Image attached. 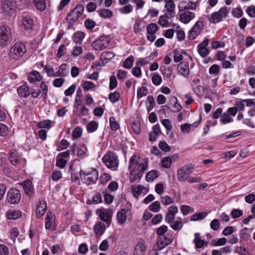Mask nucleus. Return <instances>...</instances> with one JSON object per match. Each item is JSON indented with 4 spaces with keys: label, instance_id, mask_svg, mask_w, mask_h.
<instances>
[{
    "label": "nucleus",
    "instance_id": "1",
    "mask_svg": "<svg viewBox=\"0 0 255 255\" xmlns=\"http://www.w3.org/2000/svg\"><path fill=\"white\" fill-rule=\"evenodd\" d=\"M140 157L136 155H133L129 159L128 167L132 168L130 171L129 180L131 183L136 180H140L144 171L148 168V159L144 158L143 162H138Z\"/></svg>",
    "mask_w": 255,
    "mask_h": 255
},
{
    "label": "nucleus",
    "instance_id": "2",
    "mask_svg": "<svg viewBox=\"0 0 255 255\" xmlns=\"http://www.w3.org/2000/svg\"><path fill=\"white\" fill-rule=\"evenodd\" d=\"M26 51V46L24 44L21 42L16 43L10 49L9 58L11 59L17 60L23 56Z\"/></svg>",
    "mask_w": 255,
    "mask_h": 255
},
{
    "label": "nucleus",
    "instance_id": "3",
    "mask_svg": "<svg viewBox=\"0 0 255 255\" xmlns=\"http://www.w3.org/2000/svg\"><path fill=\"white\" fill-rule=\"evenodd\" d=\"M80 176L82 180H84L86 184L88 185H90L96 183L98 179L99 173L98 171L95 169H93L91 172L81 170L80 172Z\"/></svg>",
    "mask_w": 255,
    "mask_h": 255
},
{
    "label": "nucleus",
    "instance_id": "4",
    "mask_svg": "<svg viewBox=\"0 0 255 255\" xmlns=\"http://www.w3.org/2000/svg\"><path fill=\"white\" fill-rule=\"evenodd\" d=\"M11 40V32L9 27L6 25L0 26V45L2 47L7 46Z\"/></svg>",
    "mask_w": 255,
    "mask_h": 255
},
{
    "label": "nucleus",
    "instance_id": "5",
    "mask_svg": "<svg viewBox=\"0 0 255 255\" xmlns=\"http://www.w3.org/2000/svg\"><path fill=\"white\" fill-rule=\"evenodd\" d=\"M102 160L103 162L109 168L115 170L118 165V156L114 152H110L106 154L103 157Z\"/></svg>",
    "mask_w": 255,
    "mask_h": 255
},
{
    "label": "nucleus",
    "instance_id": "6",
    "mask_svg": "<svg viewBox=\"0 0 255 255\" xmlns=\"http://www.w3.org/2000/svg\"><path fill=\"white\" fill-rule=\"evenodd\" d=\"M7 201L12 205L18 204L21 200V194L18 189L11 188L8 190L6 195Z\"/></svg>",
    "mask_w": 255,
    "mask_h": 255
},
{
    "label": "nucleus",
    "instance_id": "7",
    "mask_svg": "<svg viewBox=\"0 0 255 255\" xmlns=\"http://www.w3.org/2000/svg\"><path fill=\"white\" fill-rule=\"evenodd\" d=\"M193 167L190 164L185 165L177 170V178L179 181L182 182L187 180L186 175L192 173Z\"/></svg>",
    "mask_w": 255,
    "mask_h": 255
},
{
    "label": "nucleus",
    "instance_id": "8",
    "mask_svg": "<svg viewBox=\"0 0 255 255\" xmlns=\"http://www.w3.org/2000/svg\"><path fill=\"white\" fill-rule=\"evenodd\" d=\"M0 7L2 12L8 15L14 13L15 3L13 0H2L1 2Z\"/></svg>",
    "mask_w": 255,
    "mask_h": 255
},
{
    "label": "nucleus",
    "instance_id": "9",
    "mask_svg": "<svg viewBox=\"0 0 255 255\" xmlns=\"http://www.w3.org/2000/svg\"><path fill=\"white\" fill-rule=\"evenodd\" d=\"M110 42V39L106 36H102L92 43V47L95 50H101L107 48Z\"/></svg>",
    "mask_w": 255,
    "mask_h": 255
},
{
    "label": "nucleus",
    "instance_id": "10",
    "mask_svg": "<svg viewBox=\"0 0 255 255\" xmlns=\"http://www.w3.org/2000/svg\"><path fill=\"white\" fill-rule=\"evenodd\" d=\"M227 10L226 7H223L218 11L213 12L209 17V21L213 23H218L222 21V18L227 16Z\"/></svg>",
    "mask_w": 255,
    "mask_h": 255
},
{
    "label": "nucleus",
    "instance_id": "11",
    "mask_svg": "<svg viewBox=\"0 0 255 255\" xmlns=\"http://www.w3.org/2000/svg\"><path fill=\"white\" fill-rule=\"evenodd\" d=\"M203 27V23L201 21L196 22L193 28L189 31L188 38L190 40L195 39L199 35Z\"/></svg>",
    "mask_w": 255,
    "mask_h": 255
},
{
    "label": "nucleus",
    "instance_id": "12",
    "mask_svg": "<svg viewBox=\"0 0 255 255\" xmlns=\"http://www.w3.org/2000/svg\"><path fill=\"white\" fill-rule=\"evenodd\" d=\"M8 159L10 163L16 166L22 161H25V159L21 157V155L15 149H11L9 152Z\"/></svg>",
    "mask_w": 255,
    "mask_h": 255
},
{
    "label": "nucleus",
    "instance_id": "13",
    "mask_svg": "<svg viewBox=\"0 0 255 255\" xmlns=\"http://www.w3.org/2000/svg\"><path fill=\"white\" fill-rule=\"evenodd\" d=\"M146 29L147 33L146 36L147 39L150 42H153L156 38L154 34L158 30V26L155 23H151L147 25Z\"/></svg>",
    "mask_w": 255,
    "mask_h": 255
},
{
    "label": "nucleus",
    "instance_id": "14",
    "mask_svg": "<svg viewBox=\"0 0 255 255\" xmlns=\"http://www.w3.org/2000/svg\"><path fill=\"white\" fill-rule=\"evenodd\" d=\"M24 191L25 194L29 197H31L33 195L34 189L32 182L30 180L27 179L23 181L20 184Z\"/></svg>",
    "mask_w": 255,
    "mask_h": 255
},
{
    "label": "nucleus",
    "instance_id": "15",
    "mask_svg": "<svg viewBox=\"0 0 255 255\" xmlns=\"http://www.w3.org/2000/svg\"><path fill=\"white\" fill-rule=\"evenodd\" d=\"M96 213L99 215L101 220L106 223H110L112 214L110 211L105 209H98L96 211Z\"/></svg>",
    "mask_w": 255,
    "mask_h": 255
},
{
    "label": "nucleus",
    "instance_id": "16",
    "mask_svg": "<svg viewBox=\"0 0 255 255\" xmlns=\"http://www.w3.org/2000/svg\"><path fill=\"white\" fill-rule=\"evenodd\" d=\"M178 209L176 206H171L168 208V213L165 216V221L167 223H171L175 218V215L178 213Z\"/></svg>",
    "mask_w": 255,
    "mask_h": 255
},
{
    "label": "nucleus",
    "instance_id": "17",
    "mask_svg": "<svg viewBox=\"0 0 255 255\" xmlns=\"http://www.w3.org/2000/svg\"><path fill=\"white\" fill-rule=\"evenodd\" d=\"M177 72L185 78H188L190 75L189 64L185 62L180 63L178 65Z\"/></svg>",
    "mask_w": 255,
    "mask_h": 255
},
{
    "label": "nucleus",
    "instance_id": "18",
    "mask_svg": "<svg viewBox=\"0 0 255 255\" xmlns=\"http://www.w3.org/2000/svg\"><path fill=\"white\" fill-rule=\"evenodd\" d=\"M209 39L206 38L198 46V52L202 57H206L209 53V50L206 47L209 44Z\"/></svg>",
    "mask_w": 255,
    "mask_h": 255
},
{
    "label": "nucleus",
    "instance_id": "19",
    "mask_svg": "<svg viewBox=\"0 0 255 255\" xmlns=\"http://www.w3.org/2000/svg\"><path fill=\"white\" fill-rule=\"evenodd\" d=\"M47 210V204L44 201L40 200L37 205L36 215L37 218H41Z\"/></svg>",
    "mask_w": 255,
    "mask_h": 255
},
{
    "label": "nucleus",
    "instance_id": "20",
    "mask_svg": "<svg viewBox=\"0 0 255 255\" xmlns=\"http://www.w3.org/2000/svg\"><path fill=\"white\" fill-rule=\"evenodd\" d=\"M33 20L28 15L24 16L21 19V26L25 30H31L33 27Z\"/></svg>",
    "mask_w": 255,
    "mask_h": 255
},
{
    "label": "nucleus",
    "instance_id": "21",
    "mask_svg": "<svg viewBox=\"0 0 255 255\" xmlns=\"http://www.w3.org/2000/svg\"><path fill=\"white\" fill-rule=\"evenodd\" d=\"M172 240L166 236L159 237L157 240V246L159 249L161 250L169 245Z\"/></svg>",
    "mask_w": 255,
    "mask_h": 255
},
{
    "label": "nucleus",
    "instance_id": "22",
    "mask_svg": "<svg viewBox=\"0 0 255 255\" xmlns=\"http://www.w3.org/2000/svg\"><path fill=\"white\" fill-rule=\"evenodd\" d=\"M195 16V14L194 13L189 11H185L180 14V20L182 22L187 24L193 19Z\"/></svg>",
    "mask_w": 255,
    "mask_h": 255
},
{
    "label": "nucleus",
    "instance_id": "23",
    "mask_svg": "<svg viewBox=\"0 0 255 255\" xmlns=\"http://www.w3.org/2000/svg\"><path fill=\"white\" fill-rule=\"evenodd\" d=\"M6 215L8 219L15 220L21 217L22 212L19 210L10 209L6 212Z\"/></svg>",
    "mask_w": 255,
    "mask_h": 255
},
{
    "label": "nucleus",
    "instance_id": "24",
    "mask_svg": "<svg viewBox=\"0 0 255 255\" xmlns=\"http://www.w3.org/2000/svg\"><path fill=\"white\" fill-rule=\"evenodd\" d=\"M55 220V216L52 212L48 211L46 215L45 220V228L46 229H51Z\"/></svg>",
    "mask_w": 255,
    "mask_h": 255
},
{
    "label": "nucleus",
    "instance_id": "25",
    "mask_svg": "<svg viewBox=\"0 0 255 255\" xmlns=\"http://www.w3.org/2000/svg\"><path fill=\"white\" fill-rule=\"evenodd\" d=\"M17 92L19 96L21 98H26L30 94L28 86L24 84L18 87L17 89Z\"/></svg>",
    "mask_w": 255,
    "mask_h": 255
},
{
    "label": "nucleus",
    "instance_id": "26",
    "mask_svg": "<svg viewBox=\"0 0 255 255\" xmlns=\"http://www.w3.org/2000/svg\"><path fill=\"white\" fill-rule=\"evenodd\" d=\"M164 8L166 9V12L167 15H169L171 17H174L175 15V4L174 2H165Z\"/></svg>",
    "mask_w": 255,
    "mask_h": 255
},
{
    "label": "nucleus",
    "instance_id": "27",
    "mask_svg": "<svg viewBox=\"0 0 255 255\" xmlns=\"http://www.w3.org/2000/svg\"><path fill=\"white\" fill-rule=\"evenodd\" d=\"M106 230V226L104 223L98 222L94 227V230L96 236H101Z\"/></svg>",
    "mask_w": 255,
    "mask_h": 255
},
{
    "label": "nucleus",
    "instance_id": "28",
    "mask_svg": "<svg viewBox=\"0 0 255 255\" xmlns=\"http://www.w3.org/2000/svg\"><path fill=\"white\" fill-rule=\"evenodd\" d=\"M42 79V76L40 73L37 71H33L28 75V80L30 83L40 81Z\"/></svg>",
    "mask_w": 255,
    "mask_h": 255
},
{
    "label": "nucleus",
    "instance_id": "29",
    "mask_svg": "<svg viewBox=\"0 0 255 255\" xmlns=\"http://www.w3.org/2000/svg\"><path fill=\"white\" fill-rule=\"evenodd\" d=\"M145 251V246L142 242H138L134 249L133 255H143Z\"/></svg>",
    "mask_w": 255,
    "mask_h": 255
},
{
    "label": "nucleus",
    "instance_id": "30",
    "mask_svg": "<svg viewBox=\"0 0 255 255\" xmlns=\"http://www.w3.org/2000/svg\"><path fill=\"white\" fill-rule=\"evenodd\" d=\"M33 4L37 10L43 11L46 9V2L45 0H33Z\"/></svg>",
    "mask_w": 255,
    "mask_h": 255
},
{
    "label": "nucleus",
    "instance_id": "31",
    "mask_svg": "<svg viewBox=\"0 0 255 255\" xmlns=\"http://www.w3.org/2000/svg\"><path fill=\"white\" fill-rule=\"evenodd\" d=\"M129 211L128 210H125V209H121L117 215L118 223L123 224H124L127 219L126 213Z\"/></svg>",
    "mask_w": 255,
    "mask_h": 255
},
{
    "label": "nucleus",
    "instance_id": "32",
    "mask_svg": "<svg viewBox=\"0 0 255 255\" xmlns=\"http://www.w3.org/2000/svg\"><path fill=\"white\" fill-rule=\"evenodd\" d=\"M44 70L46 72L48 76L50 77H63L66 76V74L55 73L53 68L49 65L44 66Z\"/></svg>",
    "mask_w": 255,
    "mask_h": 255
},
{
    "label": "nucleus",
    "instance_id": "33",
    "mask_svg": "<svg viewBox=\"0 0 255 255\" xmlns=\"http://www.w3.org/2000/svg\"><path fill=\"white\" fill-rule=\"evenodd\" d=\"M85 34L82 31H77L72 36V39L76 43H81L85 37Z\"/></svg>",
    "mask_w": 255,
    "mask_h": 255
},
{
    "label": "nucleus",
    "instance_id": "34",
    "mask_svg": "<svg viewBox=\"0 0 255 255\" xmlns=\"http://www.w3.org/2000/svg\"><path fill=\"white\" fill-rule=\"evenodd\" d=\"M80 16L81 15L78 14V12L73 9L68 14L67 19L69 20V22L73 23L76 21Z\"/></svg>",
    "mask_w": 255,
    "mask_h": 255
},
{
    "label": "nucleus",
    "instance_id": "35",
    "mask_svg": "<svg viewBox=\"0 0 255 255\" xmlns=\"http://www.w3.org/2000/svg\"><path fill=\"white\" fill-rule=\"evenodd\" d=\"M178 220L173 221L171 222L170 227L175 231L180 230L183 226V223L181 218L178 217L177 218Z\"/></svg>",
    "mask_w": 255,
    "mask_h": 255
},
{
    "label": "nucleus",
    "instance_id": "36",
    "mask_svg": "<svg viewBox=\"0 0 255 255\" xmlns=\"http://www.w3.org/2000/svg\"><path fill=\"white\" fill-rule=\"evenodd\" d=\"M171 18V17L165 13L164 15H161L159 17L158 19V23L162 27H167L168 26L169 24L168 18Z\"/></svg>",
    "mask_w": 255,
    "mask_h": 255
},
{
    "label": "nucleus",
    "instance_id": "37",
    "mask_svg": "<svg viewBox=\"0 0 255 255\" xmlns=\"http://www.w3.org/2000/svg\"><path fill=\"white\" fill-rule=\"evenodd\" d=\"M227 241L225 238H217L212 240L211 245L213 247L222 246L226 245Z\"/></svg>",
    "mask_w": 255,
    "mask_h": 255
},
{
    "label": "nucleus",
    "instance_id": "38",
    "mask_svg": "<svg viewBox=\"0 0 255 255\" xmlns=\"http://www.w3.org/2000/svg\"><path fill=\"white\" fill-rule=\"evenodd\" d=\"M158 176V171L155 170H153L150 171L146 174L145 178L147 181L152 182L154 179L157 178Z\"/></svg>",
    "mask_w": 255,
    "mask_h": 255
},
{
    "label": "nucleus",
    "instance_id": "39",
    "mask_svg": "<svg viewBox=\"0 0 255 255\" xmlns=\"http://www.w3.org/2000/svg\"><path fill=\"white\" fill-rule=\"evenodd\" d=\"M207 216V213L205 212L194 214L190 217V220L197 221L204 219Z\"/></svg>",
    "mask_w": 255,
    "mask_h": 255
},
{
    "label": "nucleus",
    "instance_id": "40",
    "mask_svg": "<svg viewBox=\"0 0 255 255\" xmlns=\"http://www.w3.org/2000/svg\"><path fill=\"white\" fill-rule=\"evenodd\" d=\"M143 190V187L141 185L133 186L131 187V191L135 198H138Z\"/></svg>",
    "mask_w": 255,
    "mask_h": 255
},
{
    "label": "nucleus",
    "instance_id": "41",
    "mask_svg": "<svg viewBox=\"0 0 255 255\" xmlns=\"http://www.w3.org/2000/svg\"><path fill=\"white\" fill-rule=\"evenodd\" d=\"M134 58L132 55L128 57L124 62V67L127 69H130L133 64Z\"/></svg>",
    "mask_w": 255,
    "mask_h": 255
},
{
    "label": "nucleus",
    "instance_id": "42",
    "mask_svg": "<svg viewBox=\"0 0 255 255\" xmlns=\"http://www.w3.org/2000/svg\"><path fill=\"white\" fill-rule=\"evenodd\" d=\"M221 122L223 124H227L233 121L232 118L227 113H223L221 116Z\"/></svg>",
    "mask_w": 255,
    "mask_h": 255
},
{
    "label": "nucleus",
    "instance_id": "43",
    "mask_svg": "<svg viewBox=\"0 0 255 255\" xmlns=\"http://www.w3.org/2000/svg\"><path fill=\"white\" fill-rule=\"evenodd\" d=\"M133 10V6L131 4H128L119 9V12L122 14H127L130 13Z\"/></svg>",
    "mask_w": 255,
    "mask_h": 255
},
{
    "label": "nucleus",
    "instance_id": "44",
    "mask_svg": "<svg viewBox=\"0 0 255 255\" xmlns=\"http://www.w3.org/2000/svg\"><path fill=\"white\" fill-rule=\"evenodd\" d=\"M109 121L110 127L112 130H116L120 128V125L115 117H110Z\"/></svg>",
    "mask_w": 255,
    "mask_h": 255
},
{
    "label": "nucleus",
    "instance_id": "45",
    "mask_svg": "<svg viewBox=\"0 0 255 255\" xmlns=\"http://www.w3.org/2000/svg\"><path fill=\"white\" fill-rule=\"evenodd\" d=\"M52 121L49 120H46L37 124V127L40 128H45L49 129L51 128Z\"/></svg>",
    "mask_w": 255,
    "mask_h": 255
},
{
    "label": "nucleus",
    "instance_id": "46",
    "mask_svg": "<svg viewBox=\"0 0 255 255\" xmlns=\"http://www.w3.org/2000/svg\"><path fill=\"white\" fill-rule=\"evenodd\" d=\"M161 73L163 76L166 78H169L172 74V70L171 68L160 67Z\"/></svg>",
    "mask_w": 255,
    "mask_h": 255
},
{
    "label": "nucleus",
    "instance_id": "47",
    "mask_svg": "<svg viewBox=\"0 0 255 255\" xmlns=\"http://www.w3.org/2000/svg\"><path fill=\"white\" fill-rule=\"evenodd\" d=\"M101 17L106 18H110L113 15V12L109 9H103L100 10L99 12Z\"/></svg>",
    "mask_w": 255,
    "mask_h": 255
},
{
    "label": "nucleus",
    "instance_id": "48",
    "mask_svg": "<svg viewBox=\"0 0 255 255\" xmlns=\"http://www.w3.org/2000/svg\"><path fill=\"white\" fill-rule=\"evenodd\" d=\"M120 98V95L117 92L111 93L109 95V99L110 101L113 104L117 102Z\"/></svg>",
    "mask_w": 255,
    "mask_h": 255
},
{
    "label": "nucleus",
    "instance_id": "49",
    "mask_svg": "<svg viewBox=\"0 0 255 255\" xmlns=\"http://www.w3.org/2000/svg\"><path fill=\"white\" fill-rule=\"evenodd\" d=\"M40 88L41 89V93H42L41 96L43 98L46 99L47 95L48 92V86L46 84L45 82L42 81L40 84Z\"/></svg>",
    "mask_w": 255,
    "mask_h": 255
},
{
    "label": "nucleus",
    "instance_id": "50",
    "mask_svg": "<svg viewBox=\"0 0 255 255\" xmlns=\"http://www.w3.org/2000/svg\"><path fill=\"white\" fill-rule=\"evenodd\" d=\"M200 123V122H199L197 124H196V123H194L192 125H190V124H184L181 125V130L183 132H188L191 129V126H192L193 127H196L198 126V125Z\"/></svg>",
    "mask_w": 255,
    "mask_h": 255
},
{
    "label": "nucleus",
    "instance_id": "51",
    "mask_svg": "<svg viewBox=\"0 0 255 255\" xmlns=\"http://www.w3.org/2000/svg\"><path fill=\"white\" fill-rule=\"evenodd\" d=\"M180 210L184 215H186L189 213H193L194 211V208L192 207L185 205L181 206Z\"/></svg>",
    "mask_w": 255,
    "mask_h": 255
},
{
    "label": "nucleus",
    "instance_id": "52",
    "mask_svg": "<svg viewBox=\"0 0 255 255\" xmlns=\"http://www.w3.org/2000/svg\"><path fill=\"white\" fill-rule=\"evenodd\" d=\"M98 124L95 121H91L87 126V130L90 132H93L97 130Z\"/></svg>",
    "mask_w": 255,
    "mask_h": 255
},
{
    "label": "nucleus",
    "instance_id": "53",
    "mask_svg": "<svg viewBox=\"0 0 255 255\" xmlns=\"http://www.w3.org/2000/svg\"><path fill=\"white\" fill-rule=\"evenodd\" d=\"M162 166L166 168L170 167L172 164V159L169 157H164L161 161Z\"/></svg>",
    "mask_w": 255,
    "mask_h": 255
},
{
    "label": "nucleus",
    "instance_id": "54",
    "mask_svg": "<svg viewBox=\"0 0 255 255\" xmlns=\"http://www.w3.org/2000/svg\"><path fill=\"white\" fill-rule=\"evenodd\" d=\"M149 209L150 211L153 212H158L160 209L159 202L156 201L152 203L151 204L149 205Z\"/></svg>",
    "mask_w": 255,
    "mask_h": 255
},
{
    "label": "nucleus",
    "instance_id": "55",
    "mask_svg": "<svg viewBox=\"0 0 255 255\" xmlns=\"http://www.w3.org/2000/svg\"><path fill=\"white\" fill-rule=\"evenodd\" d=\"M220 66L217 64H213L212 65L209 70L210 74H218L220 72Z\"/></svg>",
    "mask_w": 255,
    "mask_h": 255
},
{
    "label": "nucleus",
    "instance_id": "56",
    "mask_svg": "<svg viewBox=\"0 0 255 255\" xmlns=\"http://www.w3.org/2000/svg\"><path fill=\"white\" fill-rule=\"evenodd\" d=\"M167 230L168 228L166 225H162L156 229V234L159 237H162Z\"/></svg>",
    "mask_w": 255,
    "mask_h": 255
},
{
    "label": "nucleus",
    "instance_id": "57",
    "mask_svg": "<svg viewBox=\"0 0 255 255\" xmlns=\"http://www.w3.org/2000/svg\"><path fill=\"white\" fill-rule=\"evenodd\" d=\"M234 107L237 111H243L245 109V104L243 100L242 101H238L234 104Z\"/></svg>",
    "mask_w": 255,
    "mask_h": 255
},
{
    "label": "nucleus",
    "instance_id": "58",
    "mask_svg": "<svg viewBox=\"0 0 255 255\" xmlns=\"http://www.w3.org/2000/svg\"><path fill=\"white\" fill-rule=\"evenodd\" d=\"M195 244L196 249H200L204 247H206L208 245L207 242L201 240V239L198 240L195 242L193 243Z\"/></svg>",
    "mask_w": 255,
    "mask_h": 255
},
{
    "label": "nucleus",
    "instance_id": "59",
    "mask_svg": "<svg viewBox=\"0 0 255 255\" xmlns=\"http://www.w3.org/2000/svg\"><path fill=\"white\" fill-rule=\"evenodd\" d=\"M160 201L162 204L166 206L171 204L172 200L170 196L166 195L160 197Z\"/></svg>",
    "mask_w": 255,
    "mask_h": 255
},
{
    "label": "nucleus",
    "instance_id": "60",
    "mask_svg": "<svg viewBox=\"0 0 255 255\" xmlns=\"http://www.w3.org/2000/svg\"><path fill=\"white\" fill-rule=\"evenodd\" d=\"M243 211L240 209H234L232 210L231 215L233 219L239 218L243 215Z\"/></svg>",
    "mask_w": 255,
    "mask_h": 255
},
{
    "label": "nucleus",
    "instance_id": "61",
    "mask_svg": "<svg viewBox=\"0 0 255 255\" xmlns=\"http://www.w3.org/2000/svg\"><path fill=\"white\" fill-rule=\"evenodd\" d=\"M117 86V80L115 76H112L110 79L109 89L111 90L114 89Z\"/></svg>",
    "mask_w": 255,
    "mask_h": 255
},
{
    "label": "nucleus",
    "instance_id": "62",
    "mask_svg": "<svg viewBox=\"0 0 255 255\" xmlns=\"http://www.w3.org/2000/svg\"><path fill=\"white\" fill-rule=\"evenodd\" d=\"M82 133V129L80 127H78L76 128L73 131L72 137L73 138H79L81 136Z\"/></svg>",
    "mask_w": 255,
    "mask_h": 255
},
{
    "label": "nucleus",
    "instance_id": "63",
    "mask_svg": "<svg viewBox=\"0 0 255 255\" xmlns=\"http://www.w3.org/2000/svg\"><path fill=\"white\" fill-rule=\"evenodd\" d=\"M82 47L76 46L73 49L72 55L74 57H77L82 53Z\"/></svg>",
    "mask_w": 255,
    "mask_h": 255
},
{
    "label": "nucleus",
    "instance_id": "64",
    "mask_svg": "<svg viewBox=\"0 0 255 255\" xmlns=\"http://www.w3.org/2000/svg\"><path fill=\"white\" fill-rule=\"evenodd\" d=\"M67 161L64 159L57 156L56 165L61 168H64L66 165Z\"/></svg>",
    "mask_w": 255,
    "mask_h": 255
}]
</instances>
